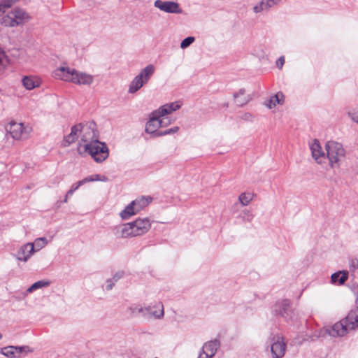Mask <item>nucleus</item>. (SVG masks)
<instances>
[{"label":"nucleus","mask_w":358,"mask_h":358,"mask_svg":"<svg viewBox=\"0 0 358 358\" xmlns=\"http://www.w3.org/2000/svg\"><path fill=\"white\" fill-rule=\"evenodd\" d=\"M17 1L18 0H1L0 3L1 4V7L7 10L12 7Z\"/></svg>","instance_id":"f704fd0d"},{"label":"nucleus","mask_w":358,"mask_h":358,"mask_svg":"<svg viewBox=\"0 0 358 358\" xmlns=\"http://www.w3.org/2000/svg\"><path fill=\"white\" fill-rule=\"evenodd\" d=\"M327 157L331 168L339 166V162L345 156V151L340 143L336 141H328L325 145Z\"/></svg>","instance_id":"39448f33"},{"label":"nucleus","mask_w":358,"mask_h":358,"mask_svg":"<svg viewBox=\"0 0 358 358\" xmlns=\"http://www.w3.org/2000/svg\"><path fill=\"white\" fill-rule=\"evenodd\" d=\"M146 307L143 308L140 305H134L129 307V310L134 315H141L144 317L145 313L147 311Z\"/></svg>","instance_id":"cd10ccee"},{"label":"nucleus","mask_w":358,"mask_h":358,"mask_svg":"<svg viewBox=\"0 0 358 358\" xmlns=\"http://www.w3.org/2000/svg\"><path fill=\"white\" fill-rule=\"evenodd\" d=\"M34 253V245L28 243L22 245L17 250L15 257L21 262H27Z\"/></svg>","instance_id":"2eb2a0df"},{"label":"nucleus","mask_w":358,"mask_h":358,"mask_svg":"<svg viewBox=\"0 0 358 358\" xmlns=\"http://www.w3.org/2000/svg\"><path fill=\"white\" fill-rule=\"evenodd\" d=\"M272 358H281L284 356L286 349V343L284 338L279 335L274 336L271 339Z\"/></svg>","instance_id":"1a4fd4ad"},{"label":"nucleus","mask_w":358,"mask_h":358,"mask_svg":"<svg viewBox=\"0 0 358 358\" xmlns=\"http://www.w3.org/2000/svg\"><path fill=\"white\" fill-rule=\"evenodd\" d=\"M53 76L57 79L71 82L79 85H90L94 82L93 76L69 67L57 69L53 72Z\"/></svg>","instance_id":"f03ea898"},{"label":"nucleus","mask_w":358,"mask_h":358,"mask_svg":"<svg viewBox=\"0 0 358 358\" xmlns=\"http://www.w3.org/2000/svg\"><path fill=\"white\" fill-rule=\"evenodd\" d=\"M178 129H179L178 127H174L171 129H168L163 131V132L158 134V135H162V136L169 135V134L177 132L178 131Z\"/></svg>","instance_id":"4c0bfd02"},{"label":"nucleus","mask_w":358,"mask_h":358,"mask_svg":"<svg viewBox=\"0 0 358 358\" xmlns=\"http://www.w3.org/2000/svg\"><path fill=\"white\" fill-rule=\"evenodd\" d=\"M198 358H212L210 357V355L204 352L203 350H201Z\"/></svg>","instance_id":"49530a36"},{"label":"nucleus","mask_w":358,"mask_h":358,"mask_svg":"<svg viewBox=\"0 0 358 358\" xmlns=\"http://www.w3.org/2000/svg\"><path fill=\"white\" fill-rule=\"evenodd\" d=\"M1 353L8 358H14L16 357L14 346H7L1 349Z\"/></svg>","instance_id":"7c9ffc66"},{"label":"nucleus","mask_w":358,"mask_h":358,"mask_svg":"<svg viewBox=\"0 0 358 358\" xmlns=\"http://www.w3.org/2000/svg\"><path fill=\"white\" fill-rule=\"evenodd\" d=\"M150 227L151 221L149 218H137L133 222L113 227L112 231L118 238H127L144 235Z\"/></svg>","instance_id":"f257e3e1"},{"label":"nucleus","mask_w":358,"mask_h":358,"mask_svg":"<svg viewBox=\"0 0 358 358\" xmlns=\"http://www.w3.org/2000/svg\"><path fill=\"white\" fill-rule=\"evenodd\" d=\"M22 81L24 87L29 90H33L39 85L38 80L29 76H25Z\"/></svg>","instance_id":"5701e85b"},{"label":"nucleus","mask_w":358,"mask_h":358,"mask_svg":"<svg viewBox=\"0 0 358 358\" xmlns=\"http://www.w3.org/2000/svg\"><path fill=\"white\" fill-rule=\"evenodd\" d=\"M2 55H0V65L2 63Z\"/></svg>","instance_id":"8fccbe9b"},{"label":"nucleus","mask_w":358,"mask_h":358,"mask_svg":"<svg viewBox=\"0 0 358 358\" xmlns=\"http://www.w3.org/2000/svg\"><path fill=\"white\" fill-rule=\"evenodd\" d=\"M6 11V9L1 7V4L0 3V15Z\"/></svg>","instance_id":"de8ad7c7"},{"label":"nucleus","mask_w":358,"mask_h":358,"mask_svg":"<svg viewBox=\"0 0 358 358\" xmlns=\"http://www.w3.org/2000/svg\"><path fill=\"white\" fill-rule=\"evenodd\" d=\"M84 151L87 152L96 162H103L108 157V149L104 143L98 140L85 143Z\"/></svg>","instance_id":"20e7f679"},{"label":"nucleus","mask_w":358,"mask_h":358,"mask_svg":"<svg viewBox=\"0 0 358 358\" xmlns=\"http://www.w3.org/2000/svg\"><path fill=\"white\" fill-rule=\"evenodd\" d=\"M235 100L238 106H243L250 101V97L249 96H244V97L239 96V98H238L237 99H235Z\"/></svg>","instance_id":"c9c22d12"},{"label":"nucleus","mask_w":358,"mask_h":358,"mask_svg":"<svg viewBox=\"0 0 358 358\" xmlns=\"http://www.w3.org/2000/svg\"><path fill=\"white\" fill-rule=\"evenodd\" d=\"M1 338H2V334H0V339H1Z\"/></svg>","instance_id":"3c124183"},{"label":"nucleus","mask_w":358,"mask_h":358,"mask_svg":"<svg viewBox=\"0 0 358 358\" xmlns=\"http://www.w3.org/2000/svg\"><path fill=\"white\" fill-rule=\"evenodd\" d=\"M162 116L156 111L154 110L150 117V120L148 121L145 125V132L150 134L152 137L162 136V135H158L163 131H158L157 129L160 127V122L159 119Z\"/></svg>","instance_id":"6e6552de"},{"label":"nucleus","mask_w":358,"mask_h":358,"mask_svg":"<svg viewBox=\"0 0 358 358\" xmlns=\"http://www.w3.org/2000/svg\"><path fill=\"white\" fill-rule=\"evenodd\" d=\"M49 282L45 281V280H39L36 282H34L32 285H31L27 290V292L31 293L34 292V290H36L38 289L47 287L49 285Z\"/></svg>","instance_id":"c756f323"},{"label":"nucleus","mask_w":358,"mask_h":358,"mask_svg":"<svg viewBox=\"0 0 358 358\" xmlns=\"http://www.w3.org/2000/svg\"><path fill=\"white\" fill-rule=\"evenodd\" d=\"M253 199V194L250 192H243L238 196V201L242 206H248Z\"/></svg>","instance_id":"a878e982"},{"label":"nucleus","mask_w":358,"mask_h":358,"mask_svg":"<svg viewBox=\"0 0 358 358\" xmlns=\"http://www.w3.org/2000/svg\"><path fill=\"white\" fill-rule=\"evenodd\" d=\"M27 16L26 12L19 8H15L1 20V24L4 27H15L24 24Z\"/></svg>","instance_id":"0eeeda50"},{"label":"nucleus","mask_w":358,"mask_h":358,"mask_svg":"<svg viewBox=\"0 0 358 358\" xmlns=\"http://www.w3.org/2000/svg\"><path fill=\"white\" fill-rule=\"evenodd\" d=\"M220 345V341L215 339L206 343L201 350L210 355V357H213L215 355Z\"/></svg>","instance_id":"6ab92c4d"},{"label":"nucleus","mask_w":358,"mask_h":358,"mask_svg":"<svg viewBox=\"0 0 358 358\" xmlns=\"http://www.w3.org/2000/svg\"><path fill=\"white\" fill-rule=\"evenodd\" d=\"M182 106V103L179 101L166 103L159 107L156 111L162 116L170 114L173 111L180 109Z\"/></svg>","instance_id":"a211bd4d"},{"label":"nucleus","mask_w":358,"mask_h":358,"mask_svg":"<svg viewBox=\"0 0 358 358\" xmlns=\"http://www.w3.org/2000/svg\"><path fill=\"white\" fill-rule=\"evenodd\" d=\"M94 123H90L89 125H83L81 124V141L86 143L94 141L96 139V131L94 129Z\"/></svg>","instance_id":"f8f14e48"},{"label":"nucleus","mask_w":358,"mask_h":358,"mask_svg":"<svg viewBox=\"0 0 358 358\" xmlns=\"http://www.w3.org/2000/svg\"><path fill=\"white\" fill-rule=\"evenodd\" d=\"M348 115L353 122L358 124V109L348 112Z\"/></svg>","instance_id":"58836bf2"},{"label":"nucleus","mask_w":358,"mask_h":358,"mask_svg":"<svg viewBox=\"0 0 358 358\" xmlns=\"http://www.w3.org/2000/svg\"><path fill=\"white\" fill-rule=\"evenodd\" d=\"M279 101H282V103L284 102V97L282 98L281 96H279Z\"/></svg>","instance_id":"09e8293b"},{"label":"nucleus","mask_w":358,"mask_h":358,"mask_svg":"<svg viewBox=\"0 0 358 358\" xmlns=\"http://www.w3.org/2000/svg\"><path fill=\"white\" fill-rule=\"evenodd\" d=\"M156 8L168 13H181L182 10L179 7V4L174 1H163L162 0H156L154 3Z\"/></svg>","instance_id":"9b49d317"},{"label":"nucleus","mask_w":358,"mask_h":358,"mask_svg":"<svg viewBox=\"0 0 358 358\" xmlns=\"http://www.w3.org/2000/svg\"><path fill=\"white\" fill-rule=\"evenodd\" d=\"M138 213L137 211H136V208L134 205H132V201L125 207V208L121 211L120 213V215L122 220H127L132 215H136Z\"/></svg>","instance_id":"4be33fe9"},{"label":"nucleus","mask_w":358,"mask_h":358,"mask_svg":"<svg viewBox=\"0 0 358 358\" xmlns=\"http://www.w3.org/2000/svg\"><path fill=\"white\" fill-rule=\"evenodd\" d=\"M145 310L147 311L145 313L144 317L146 319H160L164 316V306L162 303L154 306H148Z\"/></svg>","instance_id":"dca6fc26"},{"label":"nucleus","mask_w":358,"mask_h":358,"mask_svg":"<svg viewBox=\"0 0 358 358\" xmlns=\"http://www.w3.org/2000/svg\"><path fill=\"white\" fill-rule=\"evenodd\" d=\"M159 122H160V127H166L171 124V120L167 117H160Z\"/></svg>","instance_id":"ea45409f"},{"label":"nucleus","mask_w":358,"mask_h":358,"mask_svg":"<svg viewBox=\"0 0 358 358\" xmlns=\"http://www.w3.org/2000/svg\"><path fill=\"white\" fill-rule=\"evenodd\" d=\"M350 266L353 268H358V259H352L350 262Z\"/></svg>","instance_id":"a18cd8bd"},{"label":"nucleus","mask_w":358,"mask_h":358,"mask_svg":"<svg viewBox=\"0 0 358 358\" xmlns=\"http://www.w3.org/2000/svg\"><path fill=\"white\" fill-rule=\"evenodd\" d=\"M358 327V308L352 309L348 315L340 322L335 323L330 328L326 329V332L331 336H343L348 330L355 329Z\"/></svg>","instance_id":"7ed1b4c3"},{"label":"nucleus","mask_w":358,"mask_h":358,"mask_svg":"<svg viewBox=\"0 0 358 358\" xmlns=\"http://www.w3.org/2000/svg\"><path fill=\"white\" fill-rule=\"evenodd\" d=\"M124 271H118L117 272L111 279H108L106 280L107 285H106V289L110 290L113 289V286L115 285V283L119 280L120 278H122L124 275Z\"/></svg>","instance_id":"393cba45"},{"label":"nucleus","mask_w":358,"mask_h":358,"mask_svg":"<svg viewBox=\"0 0 358 358\" xmlns=\"http://www.w3.org/2000/svg\"><path fill=\"white\" fill-rule=\"evenodd\" d=\"M252 215L250 213L249 210H245L243 212L242 217L244 220L250 222L252 219Z\"/></svg>","instance_id":"a19ab883"},{"label":"nucleus","mask_w":358,"mask_h":358,"mask_svg":"<svg viewBox=\"0 0 358 358\" xmlns=\"http://www.w3.org/2000/svg\"><path fill=\"white\" fill-rule=\"evenodd\" d=\"M152 197L150 196H141L137 198L132 201V205H134L136 211L138 213L145 208L152 201Z\"/></svg>","instance_id":"aec40b11"},{"label":"nucleus","mask_w":358,"mask_h":358,"mask_svg":"<svg viewBox=\"0 0 358 358\" xmlns=\"http://www.w3.org/2000/svg\"><path fill=\"white\" fill-rule=\"evenodd\" d=\"M6 129L14 139L21 140L28 137V133L22 123L11 122L6 127Z\"/></svg>","instance_id":"9d476101"},{"label":"nucleus","mask_w":358,"mask_h":358,"mask_svg":"<svg viewBox=\"0 0 358 358\" xmlns=\"http://www.w3.org/2000/svg\"><path fill=\"white\" fill-rule=\"evenodd\" d=\"M14 350L15 351V355H20L23 352H27L29 350L28 346H14Z\"/></svg>","instance_id":"e433bc0d"},{"label":"nucleus","mask_w":358,"mask_h":358,"mask_svg":"<svg viewBox=\"0 0 358 358\" xmlns=\"http://www.w3.org/2000/svg\"><path fill=\"white\" fill-rule=\"evenodd\" d=\"M195 41V38L193 36H188L182 41L180 43V48L182 49H185L189 47L192 43H193Z\"/></svg>","instance_id":"72a5a7b5"},{"label":"nucleus","mask_w":358,"mask_h":358,"mask_svg":"<svg viewBox=\"0 0 358 358\" xmlns=\"http://www.w3.org/2000/svg\"><path fill=\"white\" fill-rule=\"evenodd\" d=\"M241 119L245 121H252L253 116L250 113H245L243 115H241Z\"/></svg>","instance_id":"79ce46f5"},{"label":"nucleus","mask_w":358,"mask_h":358,"mask_svg":"<svg viewBox=\"0 0 358 358\" xmlns=\"http://www.w3.org/2000/svg\"><path fill=\"white\" fill-rule=\"evenodd\" d=\"M106 180H107V178L106 176H102L101 178V176L99 175L95 174V175H92L88 177H86L84 179L79 180V182H81V185H83L88 182H94V181H99V180L106 181Z\"/></svg>","instance_id":"bb28decb"},{"label":"nucleus","mask_w":358,"mask_h":358,"mask_svg":"<svg viewBox=\"0 0 358 358\" xmlns=\"http://www.w3.org/2000/svg\"><path fill=\"white\" fill-rule=\"evenodd\" d=\"M275 315L283 317L286 320L292 319V310L289 306V301L287 299L276 303L274 310Z\"/></svg>","instance_id":"ddd939ff"},{"label":"nucleus","mask_w":358,"mask_h":358,"mask_svg":"<svg viewBox=\"0 0 358 358\" xmlns=\"http://www.w3.org/2000/svg\"><path fill=\"white\" fill-rule=\"evenodd\" d=\"M270 5L267 0H262L258 4L254 6L253 10L256 13L269 9Z\"/></svg>","instance_id":"c85d7f7f"},{"label":"nucleus","mask_w":358,"mask_h":358,"mask_svg":"<svg viewBox=\"0 0 358 358\" xmlns=\"http://www.w3.org/2000/svg\"><path fill=\"white\" fill-rule=\"evenodd\" d=\"M348 271H339L334 273L331 275V279L333 283H338L339 285L343 284L348 279Z\"/></svg>","instance_id":"412c9836"},{"label":"nucleus","mask_w":358,"mask_h":358,"mask_svg":"<svg viewBox=\"0 0 358 358\" xmlns=\"http://www.w3.org/2000/svg\"><path fill=\"white\" fill-rule=\"evenodd\" d=\"M34 248H36V250H40L43 248H44L48 244V241L45 237L36 238L34 243Z\"/></svg>","instance_id":"2f4dec72"},{"label":"nucleus","mask_w":358,"mask_h":358,"mask_svg":"<svg viewBox=\"0 0 358 358\" xmlns=\"http://www.w3.org/2000/svg\"><path fill=\"white\" fill-rule=\"evenodd\" d=\"M284 63H285V57H284L283 56H282V57H280L278 59V61H277V62H276V64H277V66H278L280 69H281V68H282V66H283Z\"/></svg>","instance_id":"c03bdc74"},{"label":"nucleus","mask_w":358,"mask_h":358,"mask_svg":"<svg viewBox=\"0 0 358 358\" xmlns=\"http://www.w3.org/2000/svg\"><path fill=\"white\" fill-rule=\"evenodd\" d=\"M155 67L152 64L146 66L134 77L129 86V93L134 94L146 84L153 76Z\"/></svg>","instance_id":"423d86ee"},{"label":"nucleus","mask_w":358,"mask_h":358,"mask_svg":"<svg viewBox=\"0 0 358 358\" xmlns=\"http://www.w3.org/2000/svg\"><path fill=\"white\" fill-rule=\"evenodd\" d=\"M80 130L81 124L73 126L71 129V133L64 137L62 145L63 147H68L71 143H74L77 140Z\"/></svg>","instance_id":"f3484780"},{"label":"nucleus","mask_w":358,"mask_h":358,"mask_svg":"<svg viewBox=\"0 0 358 358\" xmlns=\"http://www.w3.org/2000/svg\"><path fill=\"white\" fill-rule=\"evenodd\" d=\"M310 150L313 157L318 164H322L326 160V154L317 140H315L310 145Z\"/></svg>","instance_id":"4468645a"},{"label":"nucleus","mask_w":358,"mask_h":358,"mask_svg":"<svg viewBox=\"0 0 358 358\" xmlns=\"http://www.w3.org/2000/svg\"><path fill=\"white\" fill-rule=\"evenodd\" d=\"M81 186V182L79 181L73 184L71 187L70 189L66 192L65 198L64 199V202L66 203L68 201L69 197L72 196L75 191H76Z\"/></svg>","instance_id":"473e14b6"},{"label":"nucleus","mask_w":358,"mask_h":358,"mask_svg":"<svg viewBox=\"0 0 358 358\" xmlns=\"http://www.w3.org/2000/svg\"><path fill=\"white\" fill-rule=\"evenodd\" d=\"M245 92V89H243V88L240 89L239 91L237 93H235L234 94V99H237L238 98H239V96H241L244 95Z\"/></svg>","instance_id":"37998d69"},{"label":"nucleus","mask_w":358,"mask_h":358,"mask_svg":"<svg viewBox=\"0 0 358 358\" xmlns=\"http://www.w3.org/2000/svg\"><path fill=\"white\" fill-rule=\"evenodd\" d=\"M279 96H281L282 98L284 97V95L281 92H278L275 95L271 96L268 101H267V103H266V106L271 109L273 108H274L276 104H282V101H279Z\"/></svg>","instance_id":"b1692460"}]
</instances>
